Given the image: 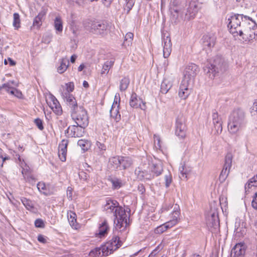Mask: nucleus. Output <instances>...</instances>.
Returning a JSON list of instances; mask_svg holds the SVG:
<instances>
[{"label":"nucleus","mask_w":257,"mask_h":257,"mask_svg":"<svg viewBox=\"0 0 257 257\" xmlns=\"http://www.w3.org/2000/svg\"><path fill=\"white\" fill-rule=\"evenodd\" d=\"M163 171L162 163L154 162L150 158L143 157L140 166L136 169L135 174L138 179L146 181L160 175Z\"/></svg>","instance_id":"f257e3e1"},{"label":"nucleus","mask_w":257,"mask_h":257,"mask_svg":"<svg viewBox=\"0 0 257 257\" xmlns=\"http://www.w3.org/2000/svg\"><path fill=\"white\" fill-rule=\"evenodd\" d=\"M103 210L106 213L112 214L114 216V225L116 230L121 232L125 230L128 225L127 215L124 209L116 200H107Z\"/></svg>","instance_id":"f03ea898"},{"label":"nucleus","mask_w":257,"mask_h":257,"mask_svg":"<svg viewBox=\"0 0 257 257\" xmlns=\"http://www.w3.org/2000/svg\"><path fill=\"white\" fill-rule=\"evenodd\" d=\"M227 68V64L221 56L217 55L210 60L204 67L205 73L213 79L216 74L224 72Z\"/></svg>","instance_id":"7ed1b4c3"},{"label":"nucleus","mask_w":257,"mask_h":257,"mask_svg":"<svg viewBox=\"0 0 257 257\" xmlns=\"http://www.w3.org/2000/svg\"><path fill=\"white\" fill-rule=\"evenodd\" d=\"M245 125L244 113L242 109H237L230 114L228 122V129L232 134L242 130Z\"/></svg>","instance_id":"20e7f679"},{"label":"nucleus","mask_w":257,"mask_h":257,"mask_svg":"<svg viewBox=\"0 0 257 257\" xmlns=\"http://www.w3.org/2000/svg\"><path fill=\"white\" fill-rule=\"evenodd\" d=\"M249 20L250 17L243 15L235 14L230 16L227 22L230 32L234 37L238 36L240 33H242V22H247Z\"/></svg>","instance_id":"39448f33"},{"label":"nucleus","mask_w":257,"mask_h":257,"mask_svg":"<svg viewBox=\"0 0 257 257\" xmlns=\"http://www.w3.org/2000/svg\"><path fill=\"white\" fill-rule=\"evenodd\" d=\"M242 33L239 36L245 43H249L257 39V25L250 18L247 22H242Z\"/></svg>","instance_id":"423d86ee"},{"label":"nucleus","mask_w":257,"mask_h":257,"mask_svg":"<svg viewBox=\"0 0 257 257\" xmlns=\"http://www.w3.org/2000/svg\"><path fill=\"white\" fill-rule=\"evenodd\" d=\"M179 215V206L176 204L174 206L173 211L171 213L170 220L157 227L154 230V232L156 234H162L169 228L175 226L178 222Z\"/></svg>","instance_id":"0eeeda50"},{"label":"nucleus","mask_w":257,"mask_h":257,"mask_svg":"<svg viewBox=\"0 0 257 257\" xmlns=\"http://www.w3.org/2000/svg\"><path fill=\"white\" fill-rule=\"evenodd\" d=\"M207 226L209 230L212 233H216L219 230V220L217 209L215 208L212 209L206 216Z\"/></svg>","instance_id":"6e6552de"},{"label":"nucleus","mask_w":257,"mask_h":257,"mask_svg":"<svg viewBox=\"0 0 257 257\" xmlns=\"http://www.w3.org/2000/svg\"><path fill=\"white\" fill-rule=\"evenodd\" d=\"M72 119L76 123L81 127H86L89 123L88 116L87 111L82 107L71 114Z\"/></svg>","instance_id":"1a4fd4ad"},{"label":"nucleus","mask_w":257,"mask_h":257,"mask_svg":"<svg viewBox=\"0 0 257 257\" xmlns=\"http://www.w3.org/2000/svg\"><path fill=\"white\" fill-rule=\"evenodd\" d=\"M186 118L184 115L180 113L176 120L175 135L179 139H184L186 135Z\"/></svg>","instance_id":"9d476101"},{"label":"nucleus","mask_w":257,"mask_h":257,"mask_svg":"<svg viewBox=\"0 0 257 257\" xmlns=\"http://www.w3.org/2000/svg\"><path fill=\"white\" fill-rule=\"evenodd\" d=\"M232 155L231 153H227L225 158V162L223 168L219 175V179L220 182H223L229 174L230 169L232 166Z\"/></svg>","instance_id":"9b49d317"},{"label":"nucleus","mask_w":257,"mask_h":257,"mask_svg":"<svg viewBox=\"0 0 257 257\" xmlns=\"http://www.w3.org/2000/svg\"><path fill=\"white\" fill-rule=\"evenodd\" d=\"M120 96L118 93H116L114 96V101L110 110V116L116 122L119 121L121 119V115L119 111Z\"/></svg>","instance_id":"f8f14e48"},{"label":"nucleus","mask_w":257,"mask_h":257,"mask_svg":"<svg viewBox=\"0 0 257 257\" xmlns=\"http://www.w3.org/2000/svg\"><path fill=\"white\" fill-rule=\"evenodd\" d=\"M162 46L163 47V56L165 58L169 57L172 51V42L168 35L163 33L162 34Z\"/></svg>","instance_id":"ddd939ff"},{"label":"nucleus","mask_w":257,"mask_h":257,"mask_svg":"<svg viewBox=\"0 0 257 257\" xmlns=\"http://www.w3.org/2000/svg\"><path fill=\"white\" fill-rule=\"evenodd\" d=\"M216 39V37L214 34L210 33L204 35L202 38L203 49L206 51L211 50L215 45Z\"/></svg>","instance_id":"4468645a"},{"label":"nucleus","mask_w":257,"mask_h":257,"mask_svg":"<svg viewBox=\"0 0 257 257\" xmlns=\"http://www.w3.org/2000/svg\"><path fill=\"white\" fill-rule=\"evenodd\" d=\"M198 71V66L196 64L194 63L188 64L184 70L183 79L189 80V82H191Z\"/></svg>","instance_id":"2eb2a0df"},{"label":"nucleus","mask_w":257,"mask_h":257,"mask_svg":"<svg viewBox=\"0 0 257 257\" xmlns=\"http://www.w3.org/2000/svg\"><path fill=\"white\" fill-rule=\"evenodd\" d=\"M86 127H81L77 124L69 126L65 131V134H67L71 137H81L84 134V129Z\"/></svg>","instance_id":"dca6fc26"},{"label":"nucleus","mask_w":257,"mask_h":257,"mask_svg":"<svg viewBox=\"0 0 257 257\" xmlns=\"http://www.w3.org/2000/svg\"><path fill=\"white\" fill-rule=\"evenodd\" d=\"M190 83L189 80H182L179 90V96L182 99H185L190 94L191 92V89L189 87Z\"/></svg>","instance_id":"f3484780"},{"label":"nucleus","mask_w":257,"mask_h":257,"mask_svg":"<svg viewBox=\"0 0 257 257\" xmlns=\"http://www.w3.org/2000/svg\"><path fill=\"white\" fill-rule=\"evenodd\" d=\"M130 105L132 107L139 108L142 110L146 109L145 103L143 102L142 99L139 97L136 93H133L131 94Z\"/></svg>","instance_id":"a211bd4d"},{"label":"nucleus","mask_w":257,"mask_h":257,"mask_svg":"<svg viewBox=\"0 0 257 257\" xmlns=\"http://www.w3.org/2000/svg\"><path fill=\"white\" fill-rule=\"evenodd\" d=\"M121 246V242L119 240V238L117 236H113L112 239L107 243L106 245V248L107 250L108 253H111L113 251L116 250Z\"/></svg>","instance_id":"6ab92c4d"},{"label":"nucleus","mask_w":257,"mask_h":257,"mask_svg":"<svg viewBox=\"0 0 257 257\" xmlns=\"http://www.w3.org/2000/svg\"><path fill=\"white\" fill-rule=\"evenodd\" d=\"M107 26L105 24L97 22H93L90 26L92 32L96 34L104 35L106 31Z\"/></svg>","instance_id":"aec40b11"},{"label":"nucleus","mask_w":257,"mask_h":257,"mask_svg":"<svg viewBox=\"0 0 257 257\" xmlns=\"http://www.w3.org/2000/svg\"><path fill=\"white\" fill-rule=\"evenodd\" d=\"M47 14V10L43 8L39 13L33 20V27L38 29L42 26L43 21L45 20V16Z\"/></svg>","instance_id":"412c9836"},{"label":"nucleus","mask_w":257,"mask_h":257,"mask_svg":"<svg viewBox=\"0 0 257 257\" xmlns=\"http://www.w3.org/2000/svg\"><path fill=\"white\" fill-rule=\"evenodd\" d=\"M68 144L67 140H63L59 145L58 156L60 160L65 162L66 160L67 148Z\"/></svg>","instance_id":"4be33fe9"},{"label":"nucleus","mask_w":257,"mask_h":257,"mask_svg":"<svg viewBox=\"0 0 257 257\" xmlns=\"http://www.w3.org/2000/svg\"><path fill=\"white\" fill-rule=\"evenodd\" d=\"M198 11L196 3L195 1L190 2L188 7L187 9L185 19L190 20L193 19Z\"/></svg>","instance_id":"5701e85b"},{"label":"nucleus","mask_w":257,"mask_h":257,"mask_svg":"<svg viewBox=\"0 0 257 257\" xmlns=\"http://www.w3.org/2000/svg\"><path fill=\"white\" fill-rule=\"evenodd\" d=\"M212 117L215 133L217 135L221 134L222 131V122L221 118L219 117L216 112L212 113Z\"/></svg>","instance_id":"b1692460"},{"label":"nucleus","mask_w":257,"mask_h":257,"mask_svg":"<svg viewBox=\"0 0 257 257\" xmlns=\"http://www.w3.org/2000/svg\"><path fill=\"white\" fill-rule=\"evenodd\" d=\"M174 78L173 77H165L161 85V91L166 94L172 87Z\"/></svg>","instance_id":"393cba45"},{"label":"nucleus","mask_w":257,"mask_h":257,"mask_svg":"<svg viewBox=\"0 0 257 257\" xmlns=\"http://www.w3.org/2000/svg\"><path fill=\"white\" fill-rule=\"evenodd\" d=\"M245 253V246L243 243L236 244L231 251V257H242Z\"/></svg>","instance_id":"a878e982"},{"label":"nucleus","mask_w":257,"mask_h":257,"mask_svg":"<svg viewBox=\"0 0 257 257\" xmlns=\"http://www.w3.org/2000/svg\"><path fill=\"white\" fill-rule=\"evenodd\" d=\"M51 109L57 115H60L62 112V107L58 100L52 96L51 98V101L48 103Z\"/></svg>","instance_id":"bb28decb"},{"label":"nucleus","mask_w":257,"mask_h":257,"mask_svg":"<svg viewBox=\"0 0 257 257\" xmlns=\"http://www.w3.org/2000/svg\"><path fill=\"white\" fill-rule=\"evenodd\" d=\"M109 227L106 220H103L101 223H99V228L96 235L99 237H103L105 236L108 233Z\"/></svg>","instance_id":"cd10ccee"},{"label":"nucleus","mask_w":257,"mask_h":257,"mask_svg":"<svg viewBox=\"0 0 257 257\" xmlns=\"http://www.w3.org/2000/svg\"><path fill=\"white\" fill-rule=\"evenodd\" d=\"M120 170L126 169L133 164V160L129 157L120 156Z\"/></svg>","instance_id":"c85d7f7f"},{"label":"nucleus","mask_w":257,"mask_h":257,"mask_svg":"<svg viewBox=\"0 0 257 257\" xmlns=\"http://www.w3.org/2000/svg\"><path fill=\"white\" fill-rule=\"evenodd\" d=\"M59 62L60 65L57 67V72L60 74H62L67 70L69 61L66 58H64L60 59Z\"/></svg>","instance_id":"c756f323"},{"label":"nucleus","mask_w":257,"mask_h":257,"mask_svg":"<svg viewBox=\"0 0 257 257\" xmlns=\"http://www.w3.org/2000/svg\"><path fill=\"white\" fill-rule=\"evenodd\" d=\"M21 201L26 208L32 212H35V208L32 201L25 197H21Z\"/></svg>","instance_id":"7c9ffc66"},{"label":"nucleus","mask_w":257,"mask_h":257,"mask_svg":"<svg viewBox=\"0 0 257 257\" xmlns=\"http://www.w3.org/2000/svg\"><path fill=\"white\" fill-rule=\"evenodd\" d=\"M120 156L112 157L109 159V164L111 168L120 170Z\"/></svg>","instance_id":"2f4dec72"},{"label":"nucleus","mask_w":257,"mask_h":257,"mask_svg":"<svg viewBox=\"0 0 257 257\" xmlns=\"http://www.w3.org/2000/svg\"><path fill=\"white\" fill-rule=\"evenodd\" d=\"M114 61L113 60H107L105 61L102 66L101 74H107L110 69L114 65Z\"/></svg>","instance_id":"473e14b6"},{"label":"nucleus","mask_w":257,"mask_h":257,"mask_svg":"<svg viewBox=\"0 0 257 257\" xmlns=\"http://www.w3.org/2000/svg\"><path fill=\"white\" fill-rule=\"evenodd\" d=\"M79 146L83 152L87 151L91 147V143L87 140H79L77 142Z\"/></svg>","instance_id":"72a5a7b5"},{"label":"nucleus","mask_w":257,"mask_h":257,"mask_svg":"<svg viewBox=\"0 0 257 257\" xmlns=\"http://www.w3.org/2000/svg\"><path fill=\"white\" fill-rule=\"evenodd\" d=\"M179 170L180 172V178L182 180L187 179L190 170L187 169L184 165L182 164L179 167Z\"/></svg>","instance_id":"f704fd0d"},{"label":"nucleus","mask_w":257,"mask_h":257,"mask_svg":"<svg viewBox=\"0 0 257 257\" xmlns=\"http://www.w3.org/2000/svg\"><path fill=\"white\" fill-rule=\"evenodd\" d=\"M130 80L128 77H124L120 81L119 90L124 91L127 89L130 84Z\"/></svg>","instance_id":"c9c22d12"},{"label":"nucleus","mask_w":257,"mask_h":257,"mask_svg":"<svg viewBox=\"0 0 257 257\" xmlns=\"http://www.w3.org/2000/svg\"><path fill=\"white\" fill-rule=\"evenodd\" d=\"M257 186V175L250 178L245 185V189H249L251 187Z\"/></svg>","instance_id":"e433bc0d"},{"label":"nucleus","mask_w":257,"mask_h":257,"mask_svg":"<svg viewBox=\"0 0 257 257\" xmlns=\"http://www.w3.org/2000/svg\"><path fill=\"white\" fill-rule=\"evenodd\" d=\"M110 182L114 189H118L122 186V181L120 179L113 178L110 179Z\"/></svg>","instance_id":"4c0bfd02"},{"label":"nucleus","mask_w":257,"mask_h":257,"mask_svg":"<svg viewBox=\"0 0 257 257\" xmlns=\"http://www.w3.org/2000/svg\"><path fill=\"white\" fill-rule=\"evenodd\" d=\"M76 214L74 212H70L68 215V219L70 225L74 228H76V219L75 218Z\"/></svg>","instance_id":"58836bf2"},{"label":"nucleus","mask_w":257,"mask_h":257,"mask_svg":"<svg viewBox=\"0 0 257 257\" xmlns=\"http://www.w3.org/2000/svg\"><path fill=\"white\" fill-rule=\"evenodd\" d=\"M61 95L64 101L66 103V104L71 102V101L75 99V97L71 93H66L65 92H61Z\"/></svg>","instance_id":"ea45409f"},{"label":"nucleus","mask_w":257,"mask_h":257,"mask_svg":"<svg viewBox=\"0 0 257 257\" xmlns=\"http://www.w3.org/2000/svg\"><path fill=\"white\" fill-rule=\"evenodd\" d=\"M74 89V85L73 82H70L65 84V87L63 86V90L61 92H65L66 93H71Z\"/></svg>","instance_id":"a19ab883"},{"label":"nucleus","mask_w":257,"mask_h":257,"mask_svg":"<svg viewBox=\"0 0 257 257\" xmlns=\"http://www.w3.org/2000/svg\"><path fill=\"white\" fill-rule=\"evenodd\" d=\"M67 106L69 107L71 110V113L72 112H75L79 109L80 106H79L77 104V101L76 99L71 101V102L67 104Z\"/></svg>","instance_id":"79ce46f5"},{"label":"nucleus","mask_w":257,"mask_h":257,"mask_svg":"<svg viewBox=\"0 0 257 257\" xmlns=\"http://www.w3.org/2000/svg\"><path fill=\"white\" fill-rule=\"evenodd\" d=\"M54 27L58 32H62L63 30L62 22L59 17H57L54 21Z\"/></svg>","instance_id":"37998d69"},{"label":"nucleus","mask_w":257,"mask_h":257,"mask_svg":"<svg viewBox=\"0 0 257 257\" xmlns=\"http://www.w3.org/2000/svg\"><path fill=\"white\" fill-rule=\"evenodd\" d=\"M106 149L105 145L99 142H96L95 150L98 151V153L100 155H102Z\"/></svg>","instance_id":"c03bdc74"},{"label":"nucleus","mask_w":257,"mask_h":257,"mask_svg":"<svg viewBox=\"0 0 257 257\" xmlns=\"http://www.w3.org/2000/svg\"><path fill=\"white\" fill-rule=\"evenodd\" d=\"M133 38L134 34L132 33L128 32L126 33L124 37V45L129 46L131 44Z\"/></svg>","instance_id":"a18cd8bd"},{"label":"nucleus","mask_w":257,"mask_h":257,"mask_svg":"<svg viewBox=\"0 0 257 257\" xmlns=\"http://www.w3.org/2000/svg\"><path fill=\"white\" fill-rule=\"evenodd\" d=\"M13 18V26L15 28L18 29L20 27V15L19 14L15 13L14 14Z\"/></svg>","instance_id":"49530a36"},{"label":"nucleus","mask_w":257,"mask_h":257,"mask_svg":"<svg viewBox=\"0 0 257 257\" xmlns=\"http://www.w3.org/2000/svg\"><path fill=\"white\" fill-rule=\"evenodd\" d=\"M103 249H103L95 248L90 252L89 255L92 257H100L101 252H103Z\"/></svg>","instance_id":"de8ad7c7"},{"label":"nucleus","mask_w":257,"mask_h":257,"mask_svg":"<svg viewBox=\"0 0 257 257\" xmlns=\"http://www.w3.org/2000/svg\"><path fill=\"white\" fill-rule=\"evenodd\" d=\"M219 202L221 208L222 210L227 206V202L226 197L223 196H220L219 198Z\"/></svg>","instance_id":"09e8293b"},{"label":"nucleus","mask_w":257,"mask_h":257,"mask_svg":"<svg viewBox=\"0 0 257 257\" xmlns=\"http://www.w3.org/2000/svg\"><path fill=\"white\" fill-rule=\"evenodd\" d=\"M37 188L38 190L43 194H46L44 191L46 189V185L43 182H39L37 184Z\"/></svg>","instance_id":"8fccbe9b"},{"label":"nucleus","mask_w":257,"mask_h":257,"mask_svg":"<svg viewBox=\"0 0 257 257\" xmlns=\"http://www.w3.org/2000/svg\"><path fill=\"white\" fill-rule=\"evenodd\" d=\"M79 177L80 180L87 181L89 176L87 173L84 171H81L79 173Z\"/></svg>","instance_id":"3c124183"},{"label":"nucleus","mask_w":257,"mask_h":257,"mask_svg":"<svg viewBox=\"0 0 257 257\" xmlns=\"http://www.w3.org/2000/svg\"><path fill=\"white\" fill-rule=\"evenodd\" d=\"M165 186L166 187H169L172 181V178L171 175L169 173L168 175H166L165 176Z\"/></svg>","instance_id":"603ef678"},{"label":"nucleus","mask_w":257,"mask_h":257,"mask_svg":"<svg viewBox=\"0 0 257 257\" xmlns=\"http://www.w3.org/2000/svg\"><path fill=\"white\" fill-rule=\"evenodd\" d=\"M34 122L40 130L42 131L44 129L43 121L41 119L39 118L35 119Z\"/></svg>","instance_id":"864d4df0"},{"label":"nucleus","mask_w":257,"mask_h":257,"mask_svg":"<svg viewBox=\"0 0 257 257\" xmlns=\"http://www.w3.org/2000/svg\"><path fill=\"white\" fill-rule=\"evenodd\" d=\"M11 94L15 95L18 98H21L22 96V93L19 90L15 88H12L11 90Z\"/></svg>","instance_id":"5fc2aeb1"},{"label":"nucleus","mask_w":257,"mask_h":257,"mask_svg":"<svg viewBox=\"0 0 257 257\" xmlns=\"http://www.w3.org/2000/svg\"><path fill=\"white\" fill-rule=\"evenodd\" d=\"M251 206L254 209L257 210V192L252 196Z\"/></svg>","instance_id":"6e6d98bb"},{"label":"nucleus","mask_w":257,"mask_h":257,"mask_svg":"<svg viewBox=\"0 0 257 257\" xmlns=\"http://www.w3.org/2000/svg\"><path fill=\"white\" fill-rule=\"evenodd\" d=\"M35 225L37 227L42 228L44 227V223L41 219H37L35 221Z\"/></svg>","instance_id":"4d7b16f0"},{"label":"nucleus","mask_w":257,"mask_h":257,"mask_svg":"<svg viewBox=\"0 0 257 257\" xmlns=\"http://www.w3.org/2000/svg\"><path fill=\"white\" fill-rule=\"evenodd\" d=\"M12 88L9 83H5L0 87V89H4L7 92L11 93Z\"/></svg>","instance_id":"13d9d810"},{"label":"nucleus","mask_w":257,"mask_h":257,"mask_svg":"<svg viewBox=\"0 0 257 257\" xmlns=\"http://www.w3.org/2000/svg\"><path fill=\"white\" fill-rule=\"evenodd\" d=\"M38 240L42 243H46L47 241L46 238L43 235L40 234L38 236Z\"/></svg>","instance_id":"bf43d9fd"},{"label":"nucleus","mask_w":257,"mask_h":257,"mask_svg":"<svg viewBox=\"0 0 257 257\" xmlns=\"http://www.w3.org/2000/svg\"><path fill=\"white\" fill-rule=\"evenodd\" d=\"M159 248V246H158L155 249H154L152 252L149 254L148 257H155V256L158 253V249Z\"/></svg>","instance_id":"052dcab7"},{"label":"nucleus","mask_w":257,"mask_h":257,"mask_svg":"<svg viewBox=\"0 0 257 257\" xmlns=\"http://www.w3.org/2000/svg\"><path fill=\"white\" fill-rule=\"evenodd\" d=\"M67 196L69 198L72 199V188L68 187L67 190Z\"/></svg>","instance_id":"680f3d73"},{"label":"nucleus","mask_w":257,"mask_h":257,"mask_svg":"<svg viewBox=\"0 0 257 257\" xmlns=\"http://www.w3.org/2000/svg\"><path fill=\"white\" fill-rule=\"evenodd\" d=\"M26 180L27 182H29L31 183H33V182H35L34 178L32 176H27L26 178Z\"/></svg>","instance_id":"e2e57ef3"},{"label":"nucleus","mask_w":257,"mask_h":257,"mask_svg":"<svg viewBox=\"0 0 257 257\" xmlns=\"http://www.w3.org/2000/svg\"><path fill=\"white\" fill-rule=\"evenodd\" d=\"M154 141H155V143H156L157 141L158 142L157 145L159 148H160L161 147L160 139L159 137L157 135H154Z\"/></svg>","instance_id":"0e129e2a"},{"label":"nucleus","mask_w":257,"mask_h":257,"mask_svg":"<svg viewBox=\"0 0 257 257\" xmlns=\"http://www.w3.org/2000/svg\"><path fill=\"white\" fill-rule=\"evenodd\" d=\"M77 58V56L76 55H73L71 56L70 58V61L71 63H74L76 59Z\"/></svg>","instance_id":"69168bd1"},{"label":"nucleus","mask_w":257,"mask_h":257,"mask_svg":"<svg viewBox=\"0 0 257 257\" xmlns=\"http://www.w3.org/2000/svg\"><path fill=\"white\" fill-rule=\"evenodd\" d=\"M103 3L104 5H107V6H109L112 1V0H103Z\"/></svg>","instance_id":"338daca9"},{"label":"nucleus","mask_w":257,"mask_h":257,"mask_svg":"<svg viewBox=\"0 0 257 257\" xmlns=\"http://www.w3.org/2000/svg\"><path fill=\"white\" fill-rule=\"evenodd\" d=\"M8 61L9 62L10 65L11 66H14L16 64V62L10 58H8Z\"/></svg>","instance_id":"774afa93"}]
</instances>
